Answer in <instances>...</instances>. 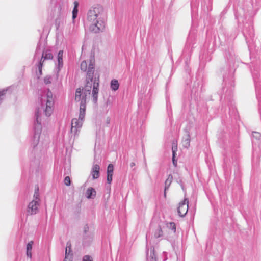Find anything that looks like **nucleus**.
Wrapping results in <instances>:
<instances>
[{
    "instance_id": "obj_1",
    "label": "nucleus",
    "mask_w": 261,
    "mask_h": 261,
    "mask_svg": "<svg viewBox=\"0 0 261 261\" xmlns=\"http://www.w3.org/2000/svg\"><path fill=\"white\" fill-rule=\"evenodd\" d=\"M94 67L92 64L88 68L86 84L84 88H77L75 92V100L80 102V118H83L86 111L87 99L90 97L92 89V97L94 103H96L99 91V77L93 78Z\"/></svg>"
},
{
    "instance_id": "obj_2",
    "label": "nucleus",
    "mask_w": 261,
    "mask_h": 261,
    "mask_svg": "<svg viewBox=\"0 0 261 261\" xmlns=\"http://www.w3.org/2000/svg\"><path fill=\"white\" fill-rule=\"evenodd\" d=\"M102 12L103 9L100 7H93L89 10L87 22L91 32L97 33L104 30L105 22Z\"/></svg>"
},
{
    "instance_id": "obj_3",
    "label": "nucleus",
    "mask_w": 261,
    "mask_h": 261,
    "mask_svg": "<svg viewBox=\"0 0 261 261\" xmlns=\"http://www.w3.org/2000/svg\"><path fill=\"white\" fill-rule=\"evenodd\" d=\"M45 102L46 104L45 115L46 116H50L53 112V107L54 103L53 94L51 91H48L47 92L44 99H42V102Z\"/></svg>"
},
{
    "instance_id": "obj_4",
    "label": "nucleus",
    "mask_w": 261,
    "mask_h": 261,
    "mask_svg": "<svg viewBox=\"0 0 261 261\" xmlns=\"http://www.w3.org/2000/svg\"><path fill=\"white\" fill-rule=\"evenodd\" d=\"M189 200L187 198H185L184 200L179 203L177 206V212L179 216L184 217L188 212Z\"/></svg>"
},
{
    "instance_id": "obj_5",
    "label": "nucleus",
    "mask_w": 261,
    "mask_h": 261,
    "mask_svg": "<svg viewBox=\"0 0 261 261\" xmlns=\"http://www.w3.org/2000/svg\"><path fill=\"white\" fill-rule=\"evenodd\" d=\"M85 114V112L84 113ZM85 116V114H84L83 118H80V114L79 115V119L76 118H74L71 121V132L76 134L79 129L82 126V120H83Z\"/></svg>"
},
{
    "instance_id": "obj_6",
    "label": "nucleus",
    "mask_w": 261,
    "mask_h": 261,
    "mask_svg": "<svg viewBox=\"0 0 261 261\" xmlns=\"http://www.w3.org/2000/svg\"><path fill=\"white\" fill-rule=\"evenodd\" d=\"M53 58V56L51 54V53L49 50H46L45 51H43L42 58L40 60L39 66H38V69L39 71L40 74H42V66L43 64V62L44 61V60H51Z\"/></svg>"
},
{
    "instance_id": "obj_7",
    "label": "nucleus",
    "mask_w": 261,
    "mask_h": 261,
    "mask_svg": "<svg viewBox=\"0 0 261 261\" xmlns=\"http://www.w3.org/2000/svg\"><path fill=\"white\" fill-rule=\"evenodd\" d=\"M39 202L37 200H32L28 206V212L30 215L35 214L38 210Z\"/></svg>"
},
{
    "instance_id": "obj_8",
    "label": "nucleus",
    "mask_w": 261,
    "mask_h": 261,
    "mask_svg": "<svg viewBox=\"0 0 261 261\" xmlns=\"http://www.w3.org/2000/svg\"><path fill=\"white\" fill-rule=\"evenodd\" d=\"M91 174L93 179L98 178L100 175V166L97 164L93 165L91 169Z\"/></svg>"
},
{
    "instance_id": "obj_9",
    "label": "nucleus",
    "mask_w": 261,
    "mask_h": 261,
    "mask_svg": "<svg viewBox=\"0 0 261 261\" xmlns=\"http://www.w3.org/2000/svg\"><path fill=\"white\" fill-rule=\"evenodd\" d=\"M177 150V141H173L172 143V162L175 166H177V161L175 160L176 152Z\"/></svg>"
},
{
    "instance_id": "obj_10",
    "label": "nucleus",
    "mask_w": 261,
    "mask_h": 261,
    "mask_svg": "<svg viewBox=\"0 0 261 261\" xmlns=\"http://www.w3.org/2000/svg\"><path fill=\"white\" fill-rule=\"evenodd\" d=\"M114 166L112 164H109L107 167V180L108 184H111L112 181L113 175Z\"/></svg>"
},
{
    "instance_id": "obj_11",
    "label": "nucleus",
    "mask_w": 261,
    "mask_h": 261,
    "mask_svg": "<svg viewBox=\"0 0 261 261\" xmlns=\"http://www.w3.org/2000/svg\"><path fill=\"white\" fill-rule=\"evenodd\" d=\"M86 194L87 198H94L96 196V192L94 188L90 187L87 189Z\"/></svg>"
},
{
    "instance_id": "obj_12",
    "label": "nucleus",
    "mask_w": 261,
    "mask_h": 261,
    "mask_svg": "<svg viewBox=\"0 0 261 261\" xmlns=\"http://www.w3.org/2000/svg\"><path fill=\"white\" fill-rule=\"evenodd\" d=\"M173 177L172 175H169L165 181V190H164V196L166 197V191L169 188V186H170L172 181Z\"/></svg>"
},
{
    "instance_id": "obj_13",
    "label": "nucleus",
    "mask_w": 261,
    "mask_h": 261,
    "mask_svg": "<svg viewBox=\"0 0 261 261\" xmlns=\"http://www.w3.org/2000/svg\"><path fill=\"white\" fill-rule=\"evenodd\" d=\"M33 242L31 241L27 245V255L30 258H32V249Z\"/></svg>"
},
{
    "instance_id": "obj_14",
    "label": "nucleus",
    "mask_w": 261,
    "mask_h": 261,
    "mask_svg": "<svg viewBox=\"0 0 261 261\" xmlns=\"http://www.w3.org/2000/svg\"><path fill=\"white\" fill-rule=\"evenodd\" d=\"M119 84L118 80L113 79L111 82V88L113 91H116L119 89Z\"/></svg>"
},
{
    "instance_id": "obj_15",
    "label": "nucleus",
    "mask_w": 261,
    "mask_h": 261,
    "mask_svg": "<svg viewBox=\"0 0 261 261\" xmlns=\"http://www.w3.org/2000/svg\"><path fill=\"white\" fill-rule=\"evenodd\" d=\"M163 231L161 227V226H159L154 232V237L155 238H158L160 237H162L163 236Z\"/></svg>"
},
{
    "instance_id": "obj_16",
    "label": "nucleus",
    "mask_w": 261,
    "mask_h": 261,
    "mask_svg": "<svg viewBox=\"0 0 261 261\" xmlns=\"http://www.w3.org/2000/svg\"><path fill=\"white\" fill-rule=\"evenodd\" d=\"M74 8L72 11V18L74 19L77 15L79 3L77 1L74 2Z\"/></svg>"
},
{
    "instance_id": "obj_17",
    "label": "nucleus",
    "mask_w": 261,
    "mask_h": 261,
    "mask_svg": "<svg viewBox=\"0 0 261 261\" xmlns=\"http://www.w3.org/2000/svg\"><path fill=\"white\" fill-rule=\"evenodd\" d=\"M63 51L60 50L58 54V61L59 66H62L63 65Z\"/></svg>"
},
{
    "instance_id": "obj_18",
    "label": "nucleus",
    "mask_w": 261,
    "mask_h": 261,
    "mask_svg": "<svg viewBox=\"0 0 261 261\" xmlns=\"http://www.w3.org/2000/svg\"><path fill=\"white\" fill-rule=\"evenodd\" d=\"M72 254H69V253H68L67 248L65 250V257L64 261H72Z\"/></svg>"
},
{
    "instance_id": "obj_19",
    "label": "nucleus",
    "mask_w": 261,
    "mask_h": 261,
    "mask_svg": "<svg viewBox=\"0 0 261 261\" xmlns=\"http://www.w3.org/2000/svg\"><path fill=\"white\" fill-rule=\"evenodd\" d=\"M38 190H39V188L38 187H37L36 189H35V193L34 194V199L33 200H37L38 202H39V193H38Z\"/></svg>"
},
{
    "instance_id": "obj_20",
    "label": "nucleus",
    "mask_w": 261,
    "mask_h": 261,
    "mask_svg": "<svg viewBox=\"0 0 261 261\" xmlns=\"http://www.w3.org/2000/svg\"><path fill=\"white\" fill-rule=\"evenodd\" d=\"M87 68V64L85 61H83L81 63V69L85 71Z\"/></svg>"
},
{
    "instance_id": "obj_21",
    "label": "nucleus",
    "mask_w": 261,
    "mask_h": 261,
    "mask_svg": "<svg viewBox=\"0 0 261 261\" xmlns=\"http://www.w3.org/2000/svg\"><path fill=\"white\" fill-rule=\"evenodd\" d=\"M168 227H169L171 228V229L173 230L174 232H175L176 231V225L174 222H170L168 223Z\"/></svg>"
},
{
    "instance_id": "obj_22",
    "label": "nucleus",
    "mask_w": 261,
    "mask_h": 261,
    "mask_svg": "<svg viewBox=\"0 0 261 261\" xmlns=\"http://www.w3.org/2000/svg\"><path fill=\"white\" fill-rule=\"evenodd\" d=\"M64 184L65 185L69 186L70 185V178L69 176H66L64 179Z\"/></svg>"
},
{
    "instance_id": "obj_23",
    "label": "nucleus",
    "mask_w": 261,
    "mask_h": 261,
    "mask_svg": "<svg viewBox=\"0 0 261 261\" xmlns=\"http://www.w3.org/2000/svg\"><path fill=\"white\" fill-rule=\"evenodd\" d=\"M183 145L185 147H188L190 146V139L187 138L185 139L183 142Z\"/></svg>"
},
{
    "instance_id": "obj_24",
    "label": "nucleus",
    "mask_w": 261,
    "mask_h": 261,
    "mask_svg": "<svg viewBox=\"0 0 261 261\" xmlns=\"http://www.w3.org/2000/svg\"><path fill=\"white\" fill-rule=\"evenodd\" d=\"M83 261H93V258L89 255H85L83 257Z\"/></svg>"
},
{
    "instance_id": "obj_25",
    "label": "nucleus",
    "mask_w": 261,
    "mask_h": 261,
    "mask_svg": "<svg viewBox=\"0 0 261 261\" xmlns=\"http://www.w3.org/2000/svg\"><path fill=\"white\" fill-rule=\"evenodd\" d=\"M71 245L70 242H67V245H66V249L67 248V249H68V253H69V254H70V252L71 251Z\"/></svg>"
},
{
    "instance_id": "obj_26",
    "label": "nucleus",
    "mask_w": 261,
    "mask_h": 261,
    "mask_svg": "<svg viewBox=\"0 0 261 261\" xmlns=\"http://www.w3.org/2000/svg\"><path fill=\"white\" fill-rule=\"evenodd\" d=\"M44 83L46 84H50L51 83L50 78L49 77H46L44 79Z\"/></svg>"
},
{
    "instance_id": "obj_27",
    "label": "nucleus",
    "mask_w": 261,
    "mask_h": 261,
    "mask_svg": "<svg viewBox=\"0 0 261 261\" xmlns=\"http://www.w3.org/2000/svg\"><path fill=\"white\" fill-rule=\"evenodd\" d=\"M55 21H56V28H57V30H58L60 27V19H57Z\"/></svg>"
},
{
    "instance_id": "obj_28",
    "label": "nucleus",
    "mask_w": 261,
    "mask_h": 261,
    "mask_svg": "<svg viewBox=\"0 0 261 261\" xmlns=\"http://www.w3.org/2000/svg\"><path fill=\"white\" fill-rule=\"evenodd\" d=\"M255 134L256 135V137L260 136V134L258 133L257 132H254V134H253V135H254Z\"/></svg>"
},
{
    "instance_id": "obj_29",
    "label": "nucleus",
    "mask_w": 261,
    "mask_h": 261,
    "mask_svg": "<svg viewBox=\"0 0 261 261\" xmlns=\"http://www.w3.org/2000/svg\"><path fill=\"white\" fill-rule=\"evenodd\" d=\"M38 112L36 113V120H37V122L38 123L39 121H38Z\"/></svg>"
},
{
    "instance_id": "obj_30",
    "label": "nucleus",
    "mask_w": 261,
    "mask_h": 261,
    "mask_svg": "<svg viewBox=\"0 0 261 261\" xmlns=\"http://www.w3.org/2000/svg\"><path fill=\"white\" fill-rule=\"evenodd\" d=\"M110 119L109 118H108L107 119V123L108 124H109L110 123Z\"/></svg>"
},
{
    "instance_id": "obj_31",
    "label": "nucleus",
    "mask_w": 261,
    "mask_h": 261,
    "mask_svg": "<svg viewBox=\"0 0 261 261\" xmlns=\"http://www.w3.org/2000/svg\"><path fill=\"white\" fill-rule=\"evenodd\" d=\"M135 166V163H132L130 164V166H131V167H133V166Z\"/></svg>"
}]
</instances>
